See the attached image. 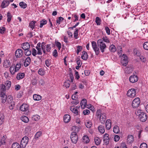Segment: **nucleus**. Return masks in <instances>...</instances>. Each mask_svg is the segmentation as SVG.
Returning a JSON list of instances; mask_svg holds the SVG:
<instances>
[{"instance_id": "obj_1", "label": "nucleus", "mask_w": 148, "mask_h": 148, "mask_svg": "<svg viewBox=\"0 0 148 148\" xmlns=\"http://www.w3.org/2000/svg\"><path fill=\"white\" fill-rule=\"evenodd\" d=\"M96 116L97 118L99 119L101 123L102 124H104L106 118L105 114L104 113H101V110L99 109L97 111Z\"/></svg>"}, {"instance_id": "obj_2", "label": "nucleus", "mask_w": 148, "mask_h": 148, "mask_svg": "<svg viewBox=\"0 0 148 148\" xmlns=\"http://www.w3.org/2000/svg\"><path fill=\"white\" fill-rule=\"evenodd\" d=\"M136 114L138 116L140 121L143 122L146 121L147 119V116L145 113L142 112L140 110H138L135 112Z\"/></svg>"}, {"instance_id": "obj_3", "label": "nucleus", "mask_w": 148, "mask_h": 148, "mask_svg": "<svg viewBox=\"0 0 148 148\" xmlns=\"http://www.w3.org/2000/svg\"><path fill=\"white\" fill-rule=\"evenodd\" d=\"M98 46L99 47L101 51L103 53L106 48V46L102 39L98 40L97 41Z\"/></svg>"}, {"instance_id": "obj_4", "label": "nucleus", "mask_w": 148, "mask_h": 148, "mask_svg": "<svg viewBox=\"0 0 148 148\" xmlns=\"http://www.w3.org/2000/svg\"><path fill=\"white\" fill-rule=\"evenodd\" d=\"M29 141L28 138L27 136H24L22 138L20 143L21 148H24L26 146Z\"/></svg>"}, {"instance_id": "obj_5", "label": "nucleus", "mask_w": 148, "mask_h": 148, "mask_svg": "<svg viewBox=\"0 0 148 148\" xmlns=\"http://www.w3.org/2000/svg\"><path fill=\"white\" fill-rule=\"evenodd\" d=\"M71 138L73 143L74 144L76 143L78 140V136L77 134V133L76 132H72L71 136Z\"/></svg>"}, {"instance_id": "obj_6", "label": "nucleus", "mask_w": 148, "mask_h": 148, "mask_svg": "<svg viewBox=\"0 0 148 148\" xmlns=\"http://www.w3.org/2000/svg\"><path fill=\"white\" fill-rule=\"evenodd\" d=\"M140 103V101L139 98H137L135 99L133 101L132 106L133 108H136L139 106Z\"/></svg>"}, {"instance_id": "obj_7", "label": "nucleus", "mask_w": 148, "mask_h": 148, "mask_svg": "<svg viewBox=\"0 0 148 148\" xmlns=\"http://www.w3.org/2000/svg\"><path fill=\"white\" fill-rule=\"evenodd\" d=\"M128 62L127 58L126 55L123 54L122 56L121 60V63L123 66H125Z\"/></svg>"}, {"instance_id": "obj_8", "label": "nucleus", "mask_w": 148, "mask_h": 148, "mask_svg": "<svg viewBox=\"0 0 148 148\" xmlns=\"http://www.w3.org/2000/svg\"><path fill=\"white\" fill-rule=\"evenodd\" d=\"M136 94V91L135 90L132 88L129 89L127 92V95L130 97H133Z\"/></svg>"}, {"instance_id": "obj_9", "label": "nucleus", "mask_w": 148, "mask_h": 148, "mask_svg": "<svg viewBox=\"0 0 148 148\" xmlns=\"http://www.w3.org/2000/svg\"><path fill=\"white\" fill-rule=\"evenodd\" d=\"M0 97H1V102L4 103L7 100V96L3 92H0Z\"/></svg>"}, {"instance_id": "obj_10", "label": "nucleus", "mask_w": 148, "mask_h": 148, "mask_svg": "<svg viewBox=\"0 0 148 148\" xmlns=\"http://www.w3.org/2000/svg\"><path fill=\"white\" fill-rule=\"evenodd\" d=\"M129 79L131 82L134 83L138 81V77L136 75H134L130 76Z\"/></svg>"}, {"instance_id": "obj_11", "label": "nucleus", "mask_w": 148, "mask_h": 148, "mask_svg": "<svg viewBox=\"0 0 148 148\" xmlns=\"http://www.w3.org/2000/svg\"><path fill=\"white\" fill-rule=\"evenodd\" d=\"M23 53V50L21 49H18L15 52V55L17 58H21Z\"/></svg>"}, {"instance_id": "obj_12", "label": "nucleus", "mask_w": 148, "mask_h": 148, "mask_svg": "<svg viewBox=\"0 0 148 148\" xmlns=\"http://www.w3.org/2000/svg\"><path fill=\"white\" fill-rule=\"evenodd\" d=\"M21 47L25 51H26L27 50L29 49L30 46L29 43L28 42H26L22 45Z\"/></svg>"}, {"instance_id": "obj_13", "label": "nucleus", "mask_w": 148, "mask_h": 148, "mask_svg": "<svg viewBox=\"0 0 148 148\" xmlns=\"http://www.w3.org/2000/svg\"><path fill=\"white\" fill-rule=\"evenodd\" d=\"M11 64V60H6L4 61L3 64V66L5 68H8L10 66Z\"/></svg>"}, {"instance_id": "obj_14", "label": "nucleus", "mask_w": 148, "mask_h": 148, "mask_svg": "<svg viewBox=\"0 0 148 148\" xmlns=\"http://www.w3.org/2000/svg\"><path fill=\"white\" fill-rule=\"evenodd\" d=\"M103 141L106 145H108L109 143V138L108 134H105L103 136Z\"/></svg>"}, {"instance_id": "obj_15", "label": "nucleus", "mask_w": 148, "mask_h": 148, "mask_svg": "<svg viewBox=\"0 0 148 148\" xmlns=\"http://www.w3.org/2000/svg\"><path fill=\"white\" fill-rule=\"evenodd\" d=\"M127 140L128 143H131L134 140V136L132 135H129L127 136Z\"/></svg>"}, {"instance_id": "obj_16", "label": "nucleus", "mask_w": 148, "mask_h": 148, "mask_svg": "<svg viewBox=\"0 0 148 148\" xmlns=\"http://www.w3.org/2000/svg\"><path fill=\"white\" fill-rule=\"evenodd\" d=\"M10 3V1H3L2 3L1 7L2 8H5L9 5Z\"/></svg>"}, {"instance_id": "obj_17", "label": "nucleus", "mask_w": 148, "mask_h": 148, "mask_svg": "<svg viewBox=\"0 0 148 148\" xmlns=\"http://www.w3.org/2000/svg\"><path fill=\"white\" fill-rule=\"evenodd\" d=\"M28 109V105L25 104H23L20 107V110L24 112L27 110Z\"/></svg>"}, {"instance_id": "obj_18", "label": "nucleus", "mask_w": 148, "mask_h": 148, "mask_svg": "<svg viewBox=\"0 0 148 148\" xmlns=\"http://www.w3.org/2000/svg\"><path fill=\"white\" fill-rule=\"evenodd\" d=\"M111 120L109 119H108L106 122V127L108 130H110L111 128Z\"/></svg>"}, {"instance_id": "obj_19", "label": "nucleus", "mask_w": 148, "mask_h": 148, "mask_svg": "<svg viewBox=\"0 0 148 148\" xmlns=\"http://www.w3.org/2000/svg\"><path fill=\"white\" fill-rule=\"evenodd\" d=\"M87 104V101L85 99H83L80 103V105L82 109H84Z\"/></svg>"}, {"instance_id": "obj_20", "label": "nucleus", "mask_w": 148, "mask_h": 148, "mask_svg": "<svg viewBox=\"0 0 148 148\" xmlns=\"http://www.w3.org/2000/svg\"><path fill=\"white\" fill-rule=\"evenodd\" d=\"M70 116L68 114H65L64 116V120L65 123H67L70 120Z\"/></svg>"}, {"instance_id": "obj_21", "label": "nucleus", "mask_w": 148, "mask_h": 148, "mask_svg": "<svg viewBox=\"0 0 148 148\" xmlns=\"http://www.w3.org/2000/svg\"><path fill=\"white\" fill-rule=\"evenodd\" d=\"M31 61V59L30 57H27L25 61L24 62V66L25 67L28 66L30 63Z\"/></svg>"}, {"instance_id": "obj_22", "label": "nucleus", "mask_w": 148, "mask_h": 148, "mask_svg": "<svg viewBox=\"0 0 148 148\" xmlns=\"http://www.w3.org/2000/svg\"><path fill=\"white\" fill-rule=\"evenodd\" d=\"M33 98L34 100L39 101L42 99V97L40 95L35 94L33 95Z\"/></svg>"}, {"instance_id": "obj_23", "label": "nucleus", "mask_w": 148, "mask_h": 148, "mask_svg": "<svg viewBox=\"0 0 148 148\" xmlns=\"http://www.w3.org/2000/svg\"><path fill=\"white\" fill-rule=\"evenodd\" d=\"M81 58L84 60H86L88 58V55L87 53L85 51H83L82 52V55Z\"/></svg>"}, {"instance_id": "obj_24", "label": "nucleus", "mask_w": 148, "mask_h": 148, "mask_svg": "<svg viewBox=\"0 0 148 148\" xmlns=\"http://www.w3.org/2000/svg\"><path fill=\"white\" fill-rule=\"evenodd\" d=\"M25 76V74L24 73H20L18 74L16 78L17 79L20 80L21 79L23 78Z\"/></svg>"}, {"instance_id": "obj_25", "label": "nucleus", "mask_w": 148, "mask_h": 148, "mask_svg": "<svg viewBox=\"0 0 148 148\" xmlns=\"http://www.w3.org/2000/svg\"><path fill=\"white\" fill-rule=\"evenodd\" d=\"M70 110L76 115L78 114V111L77 109L73 107H71L70 108Z\"/></svg>"}, {"instance_id": "obj_26", "label": "nucleus", "mask_w": 148, "mask_h": 148, "mask_svg": "<svg viewBox=\"0 0 148 148\" xmlns=\"http://www.w3.org/2000/svg\"><path fill=\"white\" fill-rule=\"evenodd\" d=\"M6 100L7 102L9 104L12 103V102H14V101H13L12 97L10 95L8 96V98H7Z\"/></svg>"}, {"instance_id": "obj_27", "label": "nucleus", "mask_w": 148, "mask_h": 148, "mask_svg": "<svg viewBox=\"0 0 148 148\" xmlns=\"http://www.w3.org/2000/svg\"><path fill=\"white\" fill-rule=\"evenodd\" d=\"M98 130L99 132L102 134H103L105 132L104 127L102 125H100L98 127Z\"/></svg>"}, {"instance_id": "obj_28", "label": "nucleus", "mask_w": 148, "mask_h": 148, "mask_svg": "<svg viewBox=\"0 0 148 148\" xmlns=\"http://www.w3.org/2000/svg\"><path fill=\"white\" fill-rule=\"evenodd\" d=\"M5 136H3L0 139V145H5Z\"/></svg>"}, {"instance_id": "obj_29", "label": "nucleus", "mask_w": 148, "mask_h": 148, "mask_svg": "<svg viewBox=\"0 0 148 148\" xmlns=\"http://www.w3.org/2000/svg\"><path fill=\"white\" fill-rule=\"evenodd\" d=\"M94 140L95 144L97 145H99L101 142L100 139L98 137H95L94 138Z\"/></svg>"}, {"instance_id": "obj_30", "label": "nucleus", "mask_w": 148, "mask_h": 148, "mask_svg": "<svg viewBox=\"0 0 148 148\" xmlns=\"http://www.w3.org/2000/svg\"><path fill=\"white\" fill-rule=\"evenodd\" d=\"M83 141L84 143H88L89 141V139L88 136H84L83 138Z\"/></svg>"}, {"instance_id": "obj_31", "label": "nucleus", "mask_w": 148, "mask_h": 148, "mask_svg": "<svg viewBox=\"0 0 148 148\" xmlns=\"http://www.w3.org/2000/svg\"><path fill=\"white\" fill-rule=\"evenodd\" d=\"M4 116L3 114L2 113H0V125L2 124L4 121Z\"/></svg>"}, {"instance_id": "obj_32", "label": "nucleus", "mask_w": 148, "mask_h": 148, "mask_svg": "<svg viewBox=\"0 0 148 148\" xmlns=\"http://www.w3.org/2000/svg\"><path fill=\"white\" fill-rule=\"evenodd\" d=\"M11 82L9 80L5 82V86L6 87L7 89H9L11 86Z\"/></svg>"}, {"instance_id": "obj_33", "label": "nucleus", "mask_w": 148, "mask_h": 148, "mask_svg": "<svg viewBox=\"0 0 148 148\" xmlns=\"http://www.w3.org/2000/svg\"><path fill=\"white\" fill-rule=\"evenodd\" d=\"M113 132L116 134L119 133L120 130L119 127L117 125L115 126L113 128Z\"/></svg>"}, {"instance_id": "obj_34", "label": "nucleus", "mask_w": 148, "mask_h": 148, "mask_svg": "<svg viewBox=\"0 0 148 148\" xmlns=\"http://www.w3.org/2000/svg\"><path fill=\"white\" fill-rule=\"evenodd\" d=\"M10 71L12 75H14L17 71H15V67L14 66H10Z\"/></svg>"}, {"instance_id": "obj_35", "label": "nucleus", "mask_w": 148, "mask_h": 148, "mask_svg": "<svg viewBox=\"0 0 148 148\" xmlns=\"http://www.w3.org/2000/svg\"><path fill=\"white\" fill-rule=\"evenodd\" d=\"M21 119L22 121L25 123H28L29 121V119L28 118L25 116H23L21 118Z\"/></svg>"}, {"instance_id": "obj_36", "label": "nucleus", "mask_w": 148, "mask_h": 148, "mask_svg": "<svg viewBox=\"0 0 148 148\" xmlns=\"http://www.w3.org/2000/svg\"><path fill=\"white\" fill-rule=\"evenodd\" d=\"M7 21L8 22H10L11 18L12 17V16L11 14L10 13V12H8L7 14Z\"/></svg>"}, {"instance_id": "obj_37", "label": "nucleus", "mask_w": 148, "mask_h": 148, "mask_svg": "<svg viewBox=\"0 0 148 148\" xmlns=\"http://www.w3.org/2000/svg\"><path fill=\"white\" fill-rule=\"evenodd\" d=\"M85 125L88 128H90L92 125V123L91 121H88L85 123Z\"/></svg>"}, {"instance_id": "obj_38", "label": "nucleus", "mask_w": 148, "mask_h": 148, "mask_svg": "<svg viewBox=\"0 0 148 148\" xmlns=\"http://www.w3.org/2000/svg\"><path fill=\"white\" fill-rule=\"evenodd\" d=\"M20 145L17 143H13L12 145V148H20Z\"/></svg>"}, {"instance_id": "obj_39", "label": "nucleus", "mask_w": 148, "mask_h": 148, "mask_svg": "<svg viewBox=\"0 0 148 148\" xmlns=\"http://www.w3.org/2000/svg\"><path fill=\"white\" fill-rule=\"evenodd\" d=\"M40 27L41 28L43 26L47 24V21L45 19H43L40 22Z\"/></svg>"}, {"instance_id": "obj_40", "label": "nucleus", "mask_w": 148, "mask_h": 148, "mask_svg": "<svg viewBox=\"0 0 148 148\" xmlns=\"http://www.w3.org/2000/svg\"><path fill=\"white\" fill-rule=\"evenodd\" d=\"M19 5L21 7V8L25 9L27 7V4L23 2H20L19 3Z\"/></svg>"}, {"instance_id": "obj_41", "label": "nucleus", "mask_w": 148, "mask_h": 148, "mask_svg": "<svg viewBox=\"0 0 148 148\" xmlns=\"http://www.w3.org/2000/svg\"><path fill=\"white\" fill-rule=\"evenodd\" d=\"M15 67V71L17 72L19 70L21 67V64L20 63H17Z\"/></svg>"}, {"instance_id": "obj_42", "label": "nucleus", "mask_w": 148, "mask_h": 148, "mask_svg": "<svg viewBox=\"0 0 148 148\" xmlns=\"http://www.w3.org/2000/svg\"><path fill=\"white\" fill-rule=\"evenodd\" d=\"M109 49L111 52H114L116 50V49L115 46L113 45H112L110 46Z\"/></svg>"}, {"instance_id": "obj_43", "label": "nucleus", "mask_w": 148, "mask_h": 148, "mask_svg": "<svg viewBox=\"0 0 148 148\" xmlns=\"http://www.w3.org/2000/svg\"><path fill=\"white\" fill-rule=\"evenodd\" d=\"M79 29H78L76 28L74 32V37L75 39L77 38V36H78Z\"/></svg>"}, {"instance_id": "obj_44", "label": "nucleus", "mask_w": 148, "mask_h": 148, "mask_svg": "<svg viewBox=\"0 0 148 148\" xmlns=\"http://www.w3.org/2000/svg\"><path fill=\"white\" fill-rule=\"evenodd\" d=\"M134 52L135 54L137 56H140V51L136 49H135L134 50Z\"/></svg>"}, {"instance_id": "obj_45", "label": "nucleus", "mask_w": 148, "mask_h": 148, "mask_svg": "<svg viewBox=\"0 0 148 148\" xmlns=\"http://www.w3.org/2000/svg\"><path fill=\"white\" fill-rule=\"evenodd\" d=\"M42 132H37L35 135V138L36 139H37L42 135Z\"/></svg>"}, {"instance_id": "obj_46", "label": "nucleus", "mask_w": 148, "mask_h": 148, "mask_svg": "<svg viewBox=\"0 0 148 148\" xmlns=\"http://www.w3.org/2000/svg\"><path fill=\"white\" fill-rule=\"evenodd\" d=\"M101 19L98 17H97L95 19V22L97 25H100L101 24Z\"/></svg>"}, {"instance_id": "obj_47", "label": "nucleus", "mask_w": 148, "mask_h": 148, "mask_svg": "<svg viewBox=\"0 0 148 148\" xmlns=\"http://www.w3.org/2000/svg\"><path fill=\"white\" fill-rule=\"evenodd\" d=\"M143 47L145 49L148 50V42H146L144 43Z\"/></svg>"}, {"instance_id": "obj_48", "label": "nucleus", "mask_w": 148, "mask_h": 148, "mask_svg": "<svg viewBox=\"0 0 148 148\" xmlns=\"http://www.w3.org/2000/svg\"><path fill=\"white\" fill-rule=\"evenodd\" d=\"M91 44L93 49L98 48L97 45L95 42L93 41L92 42Z\"/></svg>"}, {"instance_id": "obj_49", "label": "nucleus", "mask_w": 148, "mask_h": 148, "mask_svg": "<svg viewBox=\"0 0 148 148\" xmlns=\"http://www.w3.org/2000/svg\"><path fill=\"white\" fill-rule=\"evenodd\" d=\"M91 44L93 49L98 48L97 45L95 42L93 41L92 42Z\"/></svg>"}, {"instance_id": "obj_50", "label": "nucleus", "mask_w": 148, "mask_h": 148, "mask_svg": "<svg viewBox=\"0 0 148 148\" xmlns=\"http://www.w3.org/2000/svg\"><path fill=\"white\" fill-rule=\"evenodd\" d=\"M32 52L29 49L27 50L26 51H25L24 53L25 55L29 56L31 54Z\"/></svg>"}, {"instance_id": "obj_51", "label": "nucleus", "mask_w": 148, "mask_h": 148, "mask_svg": "<svg viewBox=\"0 0 148 148\" xmlns=\"http://www.w3.org/2000/svg\"><path fill=\"white\" fill-rule=\"evenodd\" d=\"M36 23V21H33L31 22L29 24V26L32 28V29H33L34 27V25L35 23Z\"/></svg>"}, {"instance_id": "obj_52", "label": "nucleus", "mask_w": 148, "mask_h": 148, "mask_svg": "<svg viewBox=\"0 0 148 148\" xmlns=\"http://www.w3.org/2000/svg\"><path fill=\"white\" fill-rule=\"evenodd\" d=\"M70 81L68 80L67 82H64V85L66 88H69L70 85Z\"/></svg>"}, {"instance_id": "obj_53", "label": "nucleus", "mask_w": 148, "mask_h": 148, "mask_svg": "<svg viewBox=\"0 0 148 148\" xmlns=\"http://www.w3.org/2000/svg\"><path fill=\"white\" fill-rule=\"evenodd\" d=\"M36 48L38 51L37 54L40 55H42V52L41 51V48L40 47H36Z\"/></svg>"}, {"instance_id": "obj_54", "label": "nucleus", "mask_w": 148, "mask_h": 148, "mask_svg": "<svg viewBox=\"0 0 148 148\" xmlns=\"http://www.w3.org/2000/svg\"><path fill=\"white\" fill-rule=\"evenodd\" d=\"M38 81L37 78H36L32 79L31 81V84L33 85H35L36 84Z\"/></svg>"}, {"instance_id": "obj_55", "label": "nucleus", "mask_w": 148, "mask_h": 148, "mask_svg": "<svg viewBox=\"0 0 148 148\" xmlns=\"http://www.w3.org/2000/svg\"><path fill=\"white\" fill-rule=\"evenodd\" d=\"M32 119L35 121H37L40 119V116L38 115L34 116L32 117Z\"/></svg>"}, {"instance_id": "obj_56", "label": "nucleus", "mask_w": 148, "mask_h": 148, "mask_svg": "<svg viewBox=\"0 0 148 148\" xmlns=\"http://www.w3.org/2000/svg\"><path fill=\"white\" fill-rule=\"evenodd\" d=\"M147 145L146 143H141L140 146V148H147Z\"/></svg>"}, {"instance_id": "obj_57", "label": "nucleus", "mask_w": 148, "mask_h": 148, "mask_svg": "<svg viewBox=\"0 0 148 148\" xmlns=\"http://www.w3.org/2000/svg\"><path fill=\"white\" fill-rule=\"evenodd\" d=\"M6 87L5 85H2L1 87L0 90V92H3L6 90Z\"/></svg>"}, {"instance_id": "obj_58", "label": "nucleus", "mask_w": 148, "mask_h": 148, "mask_svg": "<svg viewBox=\"0 0 148 148\" xmlns=\"http://www.w3.org/2000/svg\"><path fill=\"white\" fill-rule=\"evenodd\" d=\"M10 105L9 106V108L10 110H12L15 106V103L14 102H12V103H10Z\"/></svg>"}, {"instance_id": "obj_59", "label": "nucleus", "mask_w": 148, "mask_h": 148, "mask_svg": "<svg viewBox=\"0 0 148 148\" xmlns=\"http://www.w3.org/2000/svg\"><path fill=\"white\" fill-rule=\"evenodd\" d=\"M38 73L40 75H43L45 74V71L42 69H40L39 70Z\"/></svg>"}, {"instance_id": "obj_60", "label": "nucleus", "mask_w": 148, "mask_h": 148, "mask_svg": "<svg viewBox=\"0 0 148 148\" xmlns=\"http://www.w3.org/2000/svg\"><path fill=\"white\" fill-rule=\"evenodd\" d=\"M5 30V28L4 27H0V33L3 34L4 33Z\"/></svg>"}, {"instance_id": "obj_61", "label": "nucleus", "mask_w": 148, "mask_h": 148, "mask_svg": "<svg viewBox=\"0 0 148 148\" xmlns=\"http://www.w3.org/2000/svg\"><path fill=\"white\" fill-rule=\"evenodd\" d=\"M46 50L47 52H50L51 48L49 45H45Z\"/></svg>"}, {"instance_id": "obj_62", "label": "nucleus", "mask_w": 148, "mask_h": 148, "mask_svg": "<svg viewBox=\"0 0 148 148\" xmlns=\"http://www.w3.org/2000/svg\"><path fill=\"white\" fill-rule=\"evenodd\" d=\"M82 49V48L81 46H78L77 47V54H78V53L79 52H80Z\"/></svg>"}, {"instance_id": "obj_63", "label": "nucleus", "mask_w": 148, "mask_h": 148, "mask_svg": "<svg viewBox=\"0 0 148 148\" xmlns=\"http://www.w3.org/2000/svg\"><path fill=\"white\" fill-rule=\"evenodd\" d=\"M72 130H74L75 131V132H76L77 133V132H78L79 130V128L78 127L76 126H74L73 127Z\"/></svg>"}, {"instance_id": "obj_64", "label": "nucleus", "mask_w": 148, "mask_h": 148, "mask_svg": "<svg viewBox=\"0 0 148 148\" xmlns=\"http://www.w3.org/2000/svg\"><path fill=\"white\" fill-rule=\"evenodd\" d=\"M120 148H127V146L125 143H122L121 144Z\"/></svg>"}]
</instances>
